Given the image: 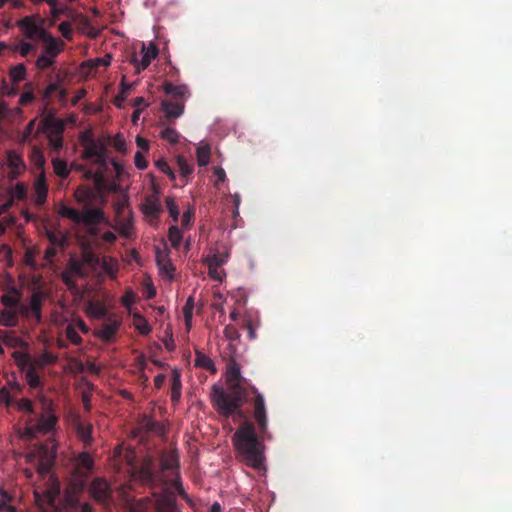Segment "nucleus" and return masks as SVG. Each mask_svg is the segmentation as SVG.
<instances>
[{
	"instance_id": "52",
	"label": "nucleus",
	"mask_w": 512,
	"mask_h": 512,
	"mask_svg": "<svg viewBox=\"0 0 512 512\" xmlns=\"http://www.w3.org/2000/svg\"><path fill=\"white\" fill-rule=\"evenodd\" d=\"M60 90V85L56 82L50 83L42 93L43 100H49L52 95Z\"/></svg>"
},
{
	"instance_id": "56",
	"label": "nucleus",
	"mask_w": 512,
	"mask_h": 512,
	"mask_svg": "<svg viewBox=\"0 0 512 512\" xmlns=\"http://www.w3.org/2000/svg\"><path fill=\"white\" fill-rule=\"evenodd\" d=\"M193 215L194 211L191 209H188L183 213L181 219V224L183 228L188 229L191 226Z\"/></svg>"
},
{
	"instance_id": "23",
	"label": "nucleus",
	"mask_w": 512,
	"mask_h": 512,
	"mask_svg": "<svg viewBox=\"0 0 512 512\" xmlns=\"http://www.w3.org/2000/svg\"><path fill=\"white\" fill-rule=\"evenodd\" d=\"M181 375L178 371L174 370L171 376V401L176 404L181 398Z\"/></svg>"
},
{
	"instance_id": "4",
	"label": "nucleus",
	"mask_w": 512,
	"mask_h": 512,
	"mask_svg": "<svg viewBox=\"0 0 512 512\" xmlns=\"http://www.w3.org/2000/svg\"><path fill=\"white\" fill-rule=\"evenodd\" d=\"M65 128V121L53 115L46 116L42 120L41 126L38 128V131L45 134L47 138L49 154L52 157L53 170L60 178L68 177L71 170L67 162L59 158L64 146L63 133Z\"/></svg>"
},
{
	"instance_id": "2",
	"label": "nucleus",
	"mask_w": 512,
	"mask_h": 512,
	"mask_svg": "<svg viewBox=\"0 0 512 512\" xmlns=\"http://www.w3.org/2000/svg\"><path fill=\"white\" fill-rule=\"evenodd\" d=\"M226 385L228 391L217 384L212 386L211 401L214 408L225 419L232 415L244 417L242 407L248 400V389L251 384L242 377L240 366L235 361L227 365Z\"/></svg>"
},
{
	"instance_id": "8",
	"label": "nucleus",
	"mask_w": 512,
	"mask_h": 512,
	"mask_svg": "<svg viewBox=\"0 0 512 512\" xmlns=\"http://www.w3.org/2000/svg\"><path fill=\"white\" fill-rule=\"evenodd\" d=\"M43 42L45 44L43 50L35 61V66L39 70H45L52 67L64 46V43L61 40L56 39L52 35Z\"/></svg>"
},
{
	"instance_id": "3",
	"label": "nucleus",
	"mask_w": 512,
	"mask_h": 512,
	"mask_svg": "<svg viewBox=\"0 0 512 512\" xmlns=\"http://www.w3.org/2000/svg\"><path fill=\"white\" fill-rule=\"evenodd\" d=\"M134 475L146 485L152 487L158 484L161 485L162 490L160 493L154 494L153 499L146 497L138 500L131 508V512H156V508L154 507H156L162 496L166 493L172 494L175 500V493H177L182 499L190 502V498L182 485L179 471H176V475L173 476V479L167 480L160 472L156 471L154 461L151 457L144 458L141 464L134 468ZM175 505L177 506L176 502Z\"/></svg>"
},
{
	"instance_id": "37",
	"label": "nucleus",
	"mask_w": 512,
	"mask_h": 512,
	"mask_svg": "<svg viewBox=\"0 0 512 512\" xmlns=\"http://www.w3.org/2000/svg\"><path fill=\"white\" fill-rule=\"evenodd\" d=\"M0 512H16V508L14 506L8 505V502L12 500V497L9 493L2 487H0Z\"/></svg>"
},
{
	"instance_id": "44",
	"label": "nucleus",
	"mask_w": 512,
	"mask_h": 512,
	"mask_svg": "<svg viewBox=\"0 0 512 512\" xmlns=\"http://www.w3.org/2000/svg\"><path fill=\"white\" fill-rule=\"evenodd\" d=\"M31 159L38 168H42L45 163V157L42 150L38 147H33Z\"/></svg>"
},
{
	"instance_id": "51",
	"label": "nucleus",
	"mask_w": 512,
	"mask_h": 512,
	"mask_svg": "<svg viewBox=\"0 0 512 512\" xmlns=\"http://www.w3.org/2000/svg\"><path fill=\"white\" fill-rule=\"evenodd\" d=\"M224 335L230 341H235L240 338V333L238 332L237 328L231 324L224 328Z\"/></svg>"
},
{
	"instance_id": "36",
	"label": "nucleus",
	"mask_w": 512,
	"mask_h": 512,
	"mask_svg": "<svg viewBox=\"0 0 512 512\" xmlns=\"http://www.w3.org/2000/svg\"><path fill=\"white\" fill-rule=\"evenodd\" d=\"M14 359H15V362L17 364V366L21 369V371H23L24 373L26 372L27 368L29 366H34L32 363H31V360H30V357L28 354L26 353H23V352H19V351H16L14 352Z\"/></svg>"
},
{
	"instance_id": "13",
	"label": "nucleus",
	"mask_w": 512,
	"mask_h": 512,
	"mask_svg": "<svg viewBox=\"0 0 512 512\" xmlns=\"http://www.w3.org/2000/svg\"><path fill=\"white\" fill-rule=\"evenodd\" d=\"M121 322L114 316H109L107 321L101 325V327L95 331V336L104 342H110L115 334L117 333Z\"/></svg>"
},
{
	"instance_id": "55",
	"label": "nucleus",
	"mask_w": 512,
	"mask_h": 512,
	"mask_svg": "<svg viewBox=\"0 0 512 512\" xmlns=\"http://www.w3.org/2000/svg\"><path fill=\"white\" fill-rule=\"evenodd\" d=\"M134 163H135V166L141 170L145 169L148 166V162L146 161V159L141 151H137L135 153Z\"/></svg>"
},
{
	"instance_id": "58",
	"label": "nucleus",
	"mask_w": 512,
	"mask_h": 512,
	"mask_svg": "<svg viewBox=\"0 0 512 512\" xmlns=\"http://www.w3.org/2000/svg\"><path fill=\"white\" fill-rule=\"evenodd\" d=\"M35 99L34 93L32 90L25 91L21 94L19 103L20 105H28Z\"/></svg>"
},
{
	"instance_id": "20",
	"label": "nucleus",
	"mask_w": 512,
	"mask_h": 512,
	"mask_svg": "<svg viewBox=\"0 0 512 512\" xmlns=\"http://www.w3.org/2000/svg\"><path fill=\"white\" fill-rule=\"evenodd\" d=\"M163 90L166 94L173 96L177 99L186 98L190 95L186 85H174L170 82H165Z\"/></svg>"
},
{
	"instance_id": "57",
	"label": "nucleus",
	"mask_w": 512,
	"mask_h": 512,
	"mask_svg": "<svg viewBox=\"0 0 512 512\" xmlns=\"http://www.w3.org/2000/svg\"><path fill=\"white\" fill-rule=\"evenodd\" d=\"M74 275H72L70 272H68L67 270H65L63 273H62V281L65 283V285L69 288V289H73L76 287V283H75V280H74Z\"/></svg>"
},
{
	"instance_id": "7",
	"label": "nucleus",
	"mask_w": 512,
	"mask_h": 512,
	"mask_svg": "<svg viewBox=\"0 0 512 512\" xmlns=\"http://www.w3.org/2000/svg\"><path fill=\"white\" fill-rule=\"evenodd\" d=\"M44 20L39 16H25L17 22L23 36L29 40L44 41L51 34L43 26Z\"/></svg>"
},
{
	"instance_id": "42",
	"label": "nucleus",
	"mask_w": 512,
	"mask_h": 512,
	"mask_svg": "<svg viewBox=\"0 0 512 512\" xmlns=\"http://www.w3.org/2000/svg\"><path fill=\"white\" fill-rule=\"evenodd\" d=\"M66 338L74 345H79L82 342L81 336L77 333L73 325H68L65 329Z\"/></svg>"
},
{
	"instance_id": "26",
	"label": "nucleus",
	"mask_w": 512,
	"mask_h": 512,
	"mask_svg": "<svg viewBox=\"0 0 512 512\" xmlns=\"http://www.w3.org/2000/svg\"><path fill=\"white\" fill-rule=\"evenodd\" d=\"M87 312L91 317L96 319L109 317L107 307L101 302H90L87 307Z\"/></svg>"
},
{
	"instance_id": "32",
	"label": "nucleus",
	"mask_w": 512,
	"mask_h": 512,
	"mask_svg": "<svg viewBox=\"0 0 512 512\" xmlns=\"http://www.w3.org/2000/svg\"><path fill=\"white\" fill-rule=\"evenodd\" d=\"M193 309H194V298L192 296H190V297H188V299L183 307L184 321H185V325L188 330H190L191 326H192Z\"/></svg>"
},
{
	"instance_id": "18",
	"label": "nucleus",
	"mask_w": 512,
	"mask_h": 512,
	"mask_svg": "<svg viewBox=\"0 0 512 512\" xmlns=\"http://www.w3.org/2000/svg\"><path fill=\"white\" fill-rule=\"evenodd\" d=\"M162 110L167 118H178L184 112V104L181 102L162 101Z\"/></svg>"
},
{
	"instance_id": "48",
	"label": "nucleus",
	"mask_w": 512,
	"mask_h": 512,
	"mask_svg": "<svg viewBox=\"0 0 512 512\" xmlns=\"http://www.w3.org/2000/svg\"><path fill=\"white\" fill-rule=\"evenodd\" d=\"M87 63L91 68H98L100 66L107 67L111 63V56L105 55L102 58L91 59Z\"/></svg>"
},
{
	"instance_id": "30",
	"label": "nucleus",
	"mask_w": 512,
	"mask_h": 512,
	"mask_svg": "<svg viewBox=\"0 0 512 512\" xmlns=\"http://www.w3.org/2000/svg\"><path fill=\"white\" fill-rule=\"evenodd\" d=\"M94 461L89 453L83 452L77 458V467L80 470L90 473L93 469Z\"/></svg>"
},
{
	"instance_id": "35",
	"label": "nucleus",
	"mask_w": 512,
	"mask_h": 512,
	"mask_svg": "<svg viewBox=\"0 0 512 512\" xmlns=\"http://www.w3.org/2000/svg\"><path fill=\"white\" fill-rule=\"evenodd\" d=\"M135 328L142 335H148L152 328L147 322V320L141 316L139 313L134 314Z\"/></svg>"
},
{
	"instance_id": "45",
	"label": "nucleus",
	"mask_w": 512,
	"mask_h": 512,
	"mask_svg": "<svg viewBox=\"0 0 512 512\" xmlns=\"http://www.w3.org/2000/svg\"><path fill=\"white\" fill-rule=\"evenodd\" d=\"M17 408H18V410L28 413V414L34 413L33 402L28 398H21L20 400H18Z\"/></svg>"
},
{
	"instance_id": "43",
	"label": "nucleus",
	"mask_w": 512,
	"mask_h": 512,
	"mask_svg": "<svg viewBox=\"0 0 512 512\" xmlns=\"http://www.w3.org/2000/svg\"><path fill=\"white\" fill-rule=\"evenodd\" d=\"M226 259H227V255L214 254L212 256H209L206 259V262H207L208 268L215 269V267H221L226 262Z\"/></svg>"
},
{
	"instance_id": "28",
	"label": "nucleus",
	"mask_w": 512,
	"mask_h": 512,
	"mask_svg": "<svg viewBox=\"0 0 512 512\" xmlns=\"http://www.w3.org/2000/svg\"><path fill=\"white\" fill-rule=\"evenodd\" d=\"M195 366L203 368L211 373H216L213 360L202 352L196 351Z\"/></svg>"
},
{
	"instance_id": "63",
	"label": "nucleus",
	"mask_w": 512,
	"mask_h": 512,
	"mask_svg": "<svg viewBox=\"0 0 512 512\" xmlns=\"http://www.w3.org/2000/svg\"><path fill=\"white\" fill-rule=\"evenodd\" d=\"M245 327L247 329L249 339L254 340L256 338V332L251 321H247Z\"/></svg>"
},
{
	"instance_id": "39",
	"label": "nucleus",
	"mask_w": 512,
	"mask_h": 512,
	"mask_svg": "<svg viewBox=\"0 0 512 512\" xmlns=\"http://www.w3.org/2000/svg\"><path fill=\"white\" fill-rule=\"evenodd\" d=\"M196 156L199 166L207 165L210 159V147L208 145L198 147Z\"/></svg>"
},
{
	"instance_id": "17",
	"label": "nucleus",
	"mask_w": 512,
	"mask_h": 512,
	"mask_svg": "<svg viewBox=\"0 0 512 512\" xmlns=\"http://www.w3.org/2000/svg\"><path fill=\"white\" fill-rule=\"evenodd\" d=\"M7 164L12 178H16L17 175L25 170V163L22 157L15 151L7 152Z\"/></svg>"
},
{
	"instance_id": "21",
	"label": "nucleus",
	"mask_w": 512,
	"mask_h": 512,
	"mask_svg": "<svg viewBox=\"0 0 512 512\" xmlns=\"http://www.w3.org/2000/svg\"><path fill=\"white\" fill-rule=\"evenodd\" d=\"M18 311L15 309H4L0 312V325L8 328L18 325Z\"/></svg>"
},
{
	"instance_id": "31",
	"label": "nucleus",
	"mask_w": 512,
	"mask_h": 512,
	"mask_svg": "<svg viewBox=\"0 0 512 512\" xmlns=\"http://www.w3.org/2000/svg\"><path fill=\"white\" fill-rule=\"evenodd\" d=\"M12 50L18 52L22 57H27L30 53L36 52V46L30 42L21 40L13 46Z\"/></svg>"
},
{
	"instance_id": "33",
	"label": "nucleus",
	"mask_w": 512,
	"mask_h": 512,
	"mask_svg": "<svg viewBox=\"0 0 512 512\" xmlns=\"http://www.w3.org/2000/svg\"><path fill=\"white\" fill-rule=\"evenodd\" d=\"M26 67L24 64H17L16 66H13L9 71V76L13 83H19L20 81L24 80L26 77Z\"/></svg>"
},
{
	"instance_id": "34",
	"label": "nucleus",
	"mask_w": 512,
	"mask_h": 512,
	"mask_svg": "<svg viewBox=\"0 0 512 512\" xmlns=\"http://www.w3.org/2000/svg\"><path fill=\"white\" fill-rule=\"evenodd\" d=\"M25 380L27 384L35 389L41 385L40 377L34 366H29L25 372Z\"/></svg>"
},
{
	"instance_id": "46",
	"label": "nucleus",
	"mask_w": 512,
	"mask_h": 512,
	"mask_svg": "<svg viewBox=\"0 0 512 512\" xmlns=\"http://www.w3.org/2000/svg\"><path fill=\"white\" fill-rule=\"evenodd\" d=\"M131 87H132V85L129 83H126L123 78L121 85H120V91L116 97V102H115L116 105L120 106V102H123L126 99L127 94L129 92V90L131 89Z\"/></svg>"
},
{
	"instance_id": "27",
	"label": "nucleus",
	"mask_w": 512,
	"mask_h": 512,
	"mask_svg": "<svg viewBox=\"0 0 512 512\" xmlns=\"http://www.w3.org/2000/svg\"><path fill=\"white\" fill-rule=\"evenodd\" d=\"M66 270L70 272L72 275L80 278H84L87 276L84 263L81 260L75 258H70Z\"/></svg>"
},
{
	"instance_id": "15",
	"label": "nucleus",
	"mask_w": 512,
	"mask_h": 512,
	"mask_svg": "<svg viewBox=\"0 0 512 512\" xmlns=\"http://www.w3.org/2000/svg\"><path fill=\"white\" fill-rule=\"evenodd\" d=\"M161 471H171L172 476L179 471V457L176 451L163 452L160 457Z\"/></svg>"
},
{
	"instance_id": "22",
	"label": "nucleus",
	"mask_w": 512,
	"mask_h": 512,
	"mask_svg": "<svg viewBox=\"0 0 512 512\" xmlns=\"http://www.w3.org/2000/svg\"><path fill=\"white\" fill-rule=\"evenodd\" d=\"M156 512H180L172 494H164L156 505Z\"/></svg>"
},
{
	"instance_id": "60",
	"label": "nucleus",
	"mask_w": 512,
	"mask_h": 512,
	"mask_svg": "<svg viewBox=\"0 0 512 512\" xmlns=\"http://www.w3.org/2000/svg\"><path fill=\"white\" fill-rule=\"evenodd\" d=\"M82 262L84 263V265L87 264L90 266H95L99 263V258L92 253H85L83 255Z\"/></svg>"
},
{
	"instance_id": "6",
	"label": "nucleus",
	"mask_w": 512,
	"mask_h": 512,
	"mask_svg": "<svg viewBox=\"0 0 512 512\" xmlns=\"http://www.w3.org/2000/svg\"><path fill=\"white\" fill-rule=\"evenodd\" d=\"M58 213L61 217L67 218L75 224H83L89 228L98 225L104 220V213L100 208H89L85 206L82 211H79L61 203L58 208Z\"/></svg>"
},
{
	"instance_id": "9",
	"label": "nucleus",
	"mask_w": 512,
	"mask_h": 512,
	"mask_svg": "<svg viewBox=\"0 0 512 512\" xmlns=\"http://www.w3.org/2000/svg\"><path fill=\"white\" fill-rule=\"evenodd\" d=\"M43 405L45 406L48 414L40 415L36 423L27 428L28 433L32 436H34L36 433H49L55 428L57 424V416L51 413L53 410L52 402L44 400Z\"/></svg>"
},
{
	"instance_id": "53",
	"label": "nucleus",
	"mask_w": 512,
	"mask_h": 512,
	"mask_svg": "<svg viewBox=\"0 0 512 512\" xmlns=\"http://www.w3.org/2000/svg\"><path fill=\"white\" fill-rule=\"evenodd\" d=\"M35 123H36V119H32L26 125V127H25V129H24V131L22 133V141L23 142L30 141V137H31V135H32V133L34 131Z\"/></svg>"
},
{
	"instance_id": "25",
	"label": "nucleus",
	"mask_w": 512,
	"mask_h": 512,
	"mask_svg": "<svg viewBox=\"0 0 512 512\" xmlns=\"http://www.w3.org/2000/svg\"><path fill=\"white\" fill-rule=\"evenodd\" d=\"M46 237L53 246L64 247L67 242V235L61 230L46 229Z\"/></svg>"
},
{
	"instance_id": "50",
	"label": "nucleus",
	"mask_w": 512,
	"mask_h": 512,
	"mask_svg": "<svg viewBox=\"0 0 512 512\" xmlns=\"http://www.w3.org/2000/svg\"><path fill=\"white\" fill-rule=\"evenodd\" d=\"M166 205H167L169 214L172 217L173 221L177 222L178 218H179L180 212H179V209H178L177 205L174 203L173 198L168 197L166 199Z\"/></svg>"
},
{
	"instance_id": "5",
	"label": "nucleus",
	"mask_w": 512,
	"mask_h": 512,
	"mask_svg": "<svg viewBox=\"0 0 512 512\" xmlns=\"http://www.w3.org/2000/svg\"><path fill=\"white\" fill-rule=\"evenodd\" d=\"M80 145L83 147L82 158L85 160H92L93 163L98 165L97 171L89 170L85 173L87 178H91L96 184L104 182L103 170L107 166L106 161V146L100 141L96 140L90 131H84L79 136Z\"/></svg>"
},
{
	"instance_id": "16",
	"label": "nucleus",
	"mask_w": 512,
	"mask_h": 512,
	"mask_svg": "<svg viewBox=\"0 0 512 512\" xmlns=\"http://www.w3.org/2000/svg\"><path fill=\"white\" fill-rule=\"evenodd\" d=\"M156 262L161 273L165 274L169 279H173L175 267L173 266L166 251H161L159 249L156 251Z\"/></svg>"
},
{
	"instance_id": "41",
	"label": "nucleus",
	"mask_w": 512,
	"mask_h": 512,
	"mask_svg": "<svg viewBox=\"0 0 512 512\" xmlns=\"http://www.w3.org/2000/svg\"><path fill=\"white\" fill-rule=\"evenodd\" d=\"M136 295L131 288L126 289L124 295L121 298V304L130 311L132 305L135 303Z\"/></svg>"
},
{
	"instance_id": "38",
	"label": "nucleus",
	"mask_w": 512,
	"mask_h": 512,
	"mask_svg": "<svg viewBox=\"0 0 512 512\" xmlns=\"http://www.w3.org/2000/svg\"><path fill=\"white\" fill-rule=\"evenodd\" d=\"M168 238L171 242V245L177 249L182 242L183 236L180 229L177 226L172 225L168 231Z\"/></svg>"
},
{
	"instance_id": "59",
	"label": "nucleus",
	"mask_w": 512,
	"mask_h": 512,
	"mask_svg": "<svg viewBox=\"0 0 512 512\" xmlns=\"http://www.w3.org/2000/svg\"><path fill=\"white\" fill-rule=\"evenodd\" d=\"M12 403V397L8 389L1 388L0 389V404H4L6 406H10Z\"/></svg>"
},
{
	"instance_id": "62",
	"label": "nucleus",
	"mask_w": 512,
	"mask_h": 512,
	"mask_svg": "<svg viewBox=\"0 0 512 512\" xmlns=\"http://www.w3.org/2000/svg\"><path fill=\"white\" fill-rule=\"evenodd\" d=\"M56 254H57L56 248L54 246H51L45 250L44 257L47 261H51L55 257Z\"/></svg>"
},
{
	"instance_id": "64",
	"label": "nucleus",
	"mask_w": 512,
	"mask_h": 512,
	"mask_svg": "<svg viewBox=\"0 0 512 512\" xmlns=\"http://www.w3.org/2000/svg\"><path fill=\"white\" fill-rule=\"evenodd\" d=\"M56 356H54L53 354H50V353H44L42 356H41V361L43 364H46V363H54L56 361Z\"/></svg>"
},
{
	"instance_id": "49",
	"label": "nucleus",
	"mask_w": 512,
	"mask_h": 512,
	"mask_svg": "<svg viewBox=\"0 0 512 512\" xmlns=\"http://www.w3.org/2000/svg\"><path fill=\"white\" fill-rule=\"evenodd\" d=\"M156 166L158 167V169L161 172L168 175L171 180H176V177H175V174H174L172 168L169 166V164L165 160L160 159V160L156 161Z\"/></svg>"
},
{
	"instance_id": "47",
	"label": "nucleus",
	"mask_w": 512,
	"mask_h": 512,
	"mask_svg": "<svg viewBox=\"0 0 512 512\" xmlns=\"http://www.w3.org/2000/svg\"><path fill=\"white\" fill-rule=\"evenodd\" d=\"M112 146L120 153H125L127 151L126 141L121 134H117L112 138Z\"/></svg>"
},
{
	"instance_id": "10",
	"label": "nucleus",
	"mask_w": 512,
	"mask_h": 512,
	"mask_svg": "<svg viewBox=\"0 0 512 512\" xmlns=\"http://www.w3.org/2000/svg\"><path fill=\"white\" fill-rule=\"evenodd\" d=\"M34 494L38 504L54 506L60 494V484L56 478L50 476L47 485L37 488Z\"/></svg>"
},
{
	"instance_id": "61",
	"label": "nucleus",
	"mask_w": 512,
	"mask_h": 512,
	"mask_svg": "<svg viewBox=\"0 0 512 512\" xmlns=\"http://www.w3.org/2000/svg\"><path fill=\"white\" fill-rule=\"evenodd\" d=\"M136 143H137V146L143 150V151H148L149 150V142L148 140L140 137V136H137L136 138Z\"/></svg>"
},
{
	"instance_id": "24",
	"label": "nucleus",
	"mask_w": 512,
	"mask_h": 512,
	"mask_svg": "<svg viewBox=\"0 0 512 512\" xmlns=\"http://www.w3.org/2000/svg\"><path fill=\"white\" fill-rule=\"evenodd\" d=\"M21 294L16 287H11L9 294L1 296V302L6 308H17L19 306Z\"/></svg>"
},
{
	"instance_id": "11",
	"label": "nucleus",
	"mask_w": 512,
	"mask_h": 512,
	"mask_svg": "<svg viewBox=\"0 0 512 512\" xmlns=\"http://www.w3.org/2000/svg\"><path fill=\"white\" fill-rule=\"evenodd\" d=\"M89 491L92 497L100 503H107L112 496L110 485L103 478H95L90 485Z\"/></svg>"
},
{
	"instance_id": "54",
	"label": "nucleus",
	"mask_w": 512,
	"mask_h": 512,
	"mask_svg": "<svg viewBox=\"0 0 512 512\" xmlns=\"http://www.w3.org/2000/svg\"><path fill=\"white\" fill-rule=\"evenodd\" d=\"M214 178H215L214 183H215L216 188L221 189L219 187V184L221 182H224V180L226 178V173H225L224 169L221 167H215L214 168Z\"/></svg>"
},
{
	"instance_id": "12",
	"label": "nucleus",
	"mask_w": 512,
	"mask_h": 512,
	"mask_svg": "<svg viewBox=\"0 0 512 512\" xmlns=\"http://www.w3.org/2000/svg\"><path fill=\"white\" fill-rule=\"evenodd\" d=\"M142 58L138 60L137 56L134 55L130 62L135 65L136 73L139 74L145 70L151 63V61L157 57L158 49L155 45L151 44L149 47L142 46L141 50Z\"/></svg>"
},
{
	"instance_id": "19",
	"label": "nucleus",
	"mask_w": 512,
	"mask_h": 512,
	"mask_svg": "<svg viewBox=\"0 0 512 512\" xmlns=\"http://www.w3.org/2000/svg\"><path fill=\"white\" fill-rule=\"evenodd\" d=\"M43 299L44 294L42 291H34L31 295L29 308L30 312L33 314L37 322H40L42 318L41 310Z\"/></svg>"
},
{
	"instance_id": "40",
	"label": "nucleus",
	"mask_w": 512,
	"mask_h": 512,
	"mask_svg": "<svg viewBox=\"0 0 512 512\" xmlns=\"http://www.w3.org/2000/svg\"><path fill=\"white\" fill-rule=\"evenodd\" d=\"M161 138L170 144H176L179 141L180 134L174 128L166 127L161 131Z\"/></svg>"
},
{
	"instance_id": "29",
	"label": "nucleus",
	"mask_w": 512,
	"mask_h": 512,
	"mask_svg": "<svg viewBox=\"0 0 512 512\" xmlns=\"http://www.w3.org/2000/svg\"><path fill=\"white\" fill-rule=\"evenodd\" d=\"M177 166L180 174V180L182 184H184L187 181V178L192 174L193 167L183 156L177 157Z\"/></svg>"
},
{
	"instance_id": "14",
	"label": "nucleus",
	"mask_w": 512,
	"mask_h": 512,
	"mask_svg": "<svg viewBox=\"0 0 512 512\" xmlns=\"http://www.w3.org/2000/svg\"><path fill=\"white\" fill-rule=\"evenodd\" d=\"M142 211L147 217L157 219L159 213L162 211L159 194H149L142 204Z\"/></svg>"
},
{
	"instance_id": "1",
	"label": "nucleus",
	"mask_w": 512,
	"mask_h": 512,
	"mask_svg": "<svg viewBox=\"0 0 512 512\" xmlns=\"http://www.w3.org/2000/svg\"><path fill=\"white\" fill-rule=\"evenodd\" d=\"M252 393L254 399L253 418L255 423L248 420L246 415L241 425L232 436V443L237 453V458L246 466L256 470L265 469V445L264 441L270 439L268 431V417L264 396L254 385H249L248 394Z\"/></svg>"
}]
</instances>
